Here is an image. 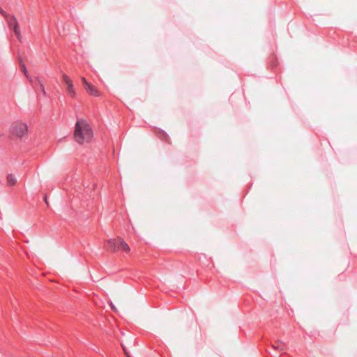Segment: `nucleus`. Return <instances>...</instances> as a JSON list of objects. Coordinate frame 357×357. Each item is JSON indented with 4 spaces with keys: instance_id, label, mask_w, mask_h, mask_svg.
Wrapping results in <instances>:
<instances>
[{
    "instance_id": "f257e3e1",
    "label": "nucleus",
    "mask_w": 357,
    "mask_h": 357,
    "mask_svg": "<svg viewBox=\"0 0 357 357\" xmlns=\"http://www.w3.org/2000/svg\"><path fill=\"white\" fill-rule=\"evenodd\" d=\"M75 141L79 144L89 143L93 136V132L89 123L83 119H78L75 126Z\"/></svg>"
},
{
    "instance_id": "f03ea898",
    "label": "nucleus",
    "mask_w": 357,
    "mask_h": 357,
    "mask_svg": "<svg viewBox=\"0 0 357 357\" xmlns=\"http://www.w3.org/2000/svg\"><path fill=\"white\" fill-rule=\"evenodd\" d=\"M106 249L114 252L119 250L127 252L130 251L129 245L121 238L108 240Z\"/></svg>"
},
{
    "instance_id": "7ed1b4c3",
    "label": "nucleus",
    "mask_w": 357,
    "mask_h": 357,
    "mask_svg": "<svg viewBox=\"0 0 357 357\" xmlns=\"http://www.w3.org/2000/svg\"><path fill=\"white\" fill-rule=\"evenodd\" d=\"M10 132L13 137L22 139L27 135L28 126L24 122L17 121L11 125Z\"/></svg>"
},
{
    "instance_id": "20e7f679",
    "label": "nucleus",
    "mask_w": 357,
    "mask_h": 357,
    "mask_svg": "<svg viewBox=\"0 0 357 357\" xmlns=\"http://www.w3.org/2000/svg\"><path fill=\"white\" fill-rule=\"evenodd\" d=\"M6 19L8 27L14 31L17 38L20 40H21L20 29L19 24H18V22H17L16 17L13 15H6Z\"/></svg>"
},
{
    "instance_id": "39448f33",
    "label": "nucleus",
    "mask_w": 357,
    "mask_h": 357,
    "mask_svg": "<svg viewBox=\"0 0 357 357\" xmlns=\"http://www.w3.org/2000/svg\"><path fill=\"white\" fill-rule=\"evenodd\" d=\"M62 78H63V82L66 84V86H67V92L71 96V97H75V90L74 89V85H73V81L70 79V78L67 75H66L65 73H63L62 75Z\"/></svg>"
},
{
    "instance_id": "423d86ee",
    "label": "nucleus",
    "mask_w": 357,
    "mask_h": 357,
    "mask_svg": "<svg viewBox=\"0 0 357 357\" xmlns=\"http://www.w3.org/2000/svg\"><path fill=\"white\" fill-rule=\"evenodd\" d=\"M17 181L16 176L13 174H9L6 176V184L8 186H14Z\"/></svg>"
},
{
    "instance_id": "0eeeda50",
    "label": "nucleus",
    "mask_w": 357,
    "mask_h": 357,
    "mask_svg": "<svg viewBox=\"0 0 357 357\" xmlns=\"http://www.w3.org/2000/svg\"><path fill=\"white\" fill-rule=\"evenodd\" d=\"M86 91L88 93H89L91 96H98L99 93L98 90L90 83L85 87Z\"/></svg>"
},
{
    "instance_id": "6e6552de",
    "label": "nucleus",
    "mask_w": 357,
    "mask_h": 357,
    "mask_svg": "<svg viewBox=\"0 0 357 357\" xmlns=\"http://www.w3.org/2000/svg\"><path fill=\"white\" fill-rule=\"evenodd\" d=\"M273 347L275 349H277L279 351H284L287 348L286 344L282 340L275 341V343L273 344Z\"/></svg>"
},
{
    "instance_id": "1a4fd4ad",
    "label": "nucleus",
    "mask_w": 357,
    "mask_h": 357,
    "mask_svg": "<svg viewBox=\"0 0 357 357\" xmlns=\"http://www.w3.org/2000/svg\"><path fill=\"white\" fill-rule=\"evenodd\" d=\"M20 66L21 68V70L25 75V76L29 79L30 82H31V79L29 77V75L28 74L25 64L24 63V62L22 61V60L21 59H20Z\"/></svg>"
},
{
    "instance_id": "9d476101",
    "label": "nucleus",
    "mask_w": 357,
    "mask_h": 357,
    "mask_svg": "<svg viewBox=\"0 0 357 357\" xmlns=\"http://www.w3.org/2000/svg\"><path fill=\"white\" fill-rule=\"evenodd\" d=\"M82 83L84 86V88L89 84L86 79H85V77H82Z\"/></svg>"
},
{
    "instance_id": "9b49d317",
    "label": "nucleus",
    "mask_w": 357,
    "mask_h": 357,
    "mask_svg": "<svg viewBox=\"0 0 357 357\" xmlns=\"http://www.w3.org/2000/svg\"><path fill=\"white\" fill-rule=\"evenodd\" d=\"M0 13H1L5 17H6V15H8L1 8H0Z\"/></svg>"
},
{
    "instance_id": "f8f14e48",
    "label": "nucleus",
    "mask_w": 357,
    "mask_h": 357,
    "mask_svg": "<svg viewBox=\"0 0 357 357\" xmlns=\"http://www.w3.org/2000/svg\"><path fill=\"white\" fill-rule=\"evenodd\" d=\"M40 88H41V91H43V93H45V92L44 86L41 84H40Z\"/></svg>"
},
{
    "instance_id": "ddd939ff",
    "label": "nucleus",
    "mask_w": 357,
    "mask_h": 357,
    "mask_svg": "<svg viewBox=\"0 0 357 357\" xmlns=\"http://www.w3.org/2000/svg\"><path fill=\"white\" fill-rule=\"evenodd\" d=\"M125 354H126L127 357H130V356L128 354V353L125 351Z\"/></svg>"
}]
</instances>
